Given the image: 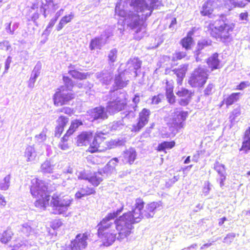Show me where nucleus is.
Masks as SVG:
<instances>
[{
	"label": "nucleus",
	"mask_w": 250,
	"mask_h": 250,
	"mask_svg": "<svg viewBox=\"0 0 250 250\" xmlns=\"http://www.w3.org/2000/svg\"><path fill=\"white\" fill-rule=\"evenodd\" d=\"M144 202L141 198H137L131 211L125 213L118 218L114 220L122 212L123 207L116 211L109 213L98 224V233L101 237L104 246L111 245L117 238L122 241L126 238L133 229V225L141 221L143 218H152L156 211L161 209V202H154L148 204L143 211Z\"/></svg>",
	"instance_id": "obj_1"
},
{
	"label": "nucleus",
	"mask_w": 250,
	"mask_h": 250,
	"mask_svg": "<svg viewBox=\"0 0 250 250\" xmlns=\"http://www.w3.org/2000/svg\"><path fill=\"white\" fill-rule=\"evenodd\" d=\"M162 5L160 0H131L127 3L120 0L115 8L116 18H121V24L126 23L138 35L136 38L140 40L146 34L145 21L151 15L154 9Z\"/></svg>",
	"instance_id": "obj_2"
},
{
	"label": "nucleus",
	"mask_w": 250,
	"mask_h": 250,
	"mask_svg": "<svg viewBox=\"0 0 250 250\" xmlns=\"http://www.w3.org/2000/svg\"><path fill=\"white\" fill-rule=\"evenodd\" d=\"M235 24L227 19L220 20L215 22L214 26L210 30L211 37L224 43L232 41V34Z\"/></svg>",
	"instance_id": "obj_3"
},
{
	"label": "nucleus",
	"mask_w": 250,
	"mask_h": 250,
	"mask_svg": "<svg viewBox=\"0 0 250 250\" xmlns=\"http://www.w3.org/2000/svg\"><path fill=\"white\" fill-rule=\"evenodd\" d=\"M30 192L33 197L37 198L35 202L36 207L44 209L48 205L50 196L47 191V186L44 181L37 178L33 179Z\"/></svg>",
	"instance_id": "obj_4"
},
{
	"label": "nucleus",
	"mask_w": 250,
	"mask_h": 250,
	"mask_svg": "<svg viewBox=\"0 0 250 250\" xmlns=\"http://www.w3.org/2000/svg\"><path fill=\"white\" fill-rule=\"evenodd\" d=\"M64 83L57 89L53 96L54 104L56 106H62L67 103L74 98V94L72 93L74 86L72 81L67 76L63 77Z\"/></svg>",
	"instance_id": "obj_5"
},
{
	"label": "nucleus",
	"mask_w": 250,
	"mask_h": 250,
	"mask_svg": "<svg viewBox=\"0 0 250 250\" xmlns=\"http://www.w3.org/2000/svg\"><path fill=\"white\" fill-rule=\"evenodd\" d=\"M109 101L106 111L114 114L124 109L126 104L127 94L124 90H116L109 92Z\"/></svg>",
	"instance_id": "obj_6"
},
{
	"label": "nucleus",
	"mask_w": 250,
	"mask_h": 250,
	"mask_svg": "<svg viewBox=\"0 0 250 250\" xmlns=\"http://www.w3.org/2000/svg\"><path fill=\"white\" fill-rule=\"evenodd\" d=\"M72 202L68 195L62 193H54L51 200L53 213L55 214H65Z\"/></svg>",
	"instance_id": "obj_7"
},
{
	"label": "nucleus",
	"mask_w": 250,
	"mask_h": 250,
	"mask_svg": "<svg viewBox=\"0 0 250 250\" xmlns=\"http://www.w3.org/2000/svg\"><path fill=\"white\" fill-rule=\"evenodd\" d=\"M208 71L206 68L199 67L191 74L188 80V83L192 87H202L208 78Z\"/></svg>",
	"instance_id": "obj_8"
},
{
	"label": "nucleus",
	"mask_w": 250,
	"mask_h": 250,
	"mask_svg": "<svg viewBox=\"0 0 250 250\" xmlns=\"http://www.w3.org/2000/svg\"><path fill=\"white\" fill-rule=\"evenodd\" d=\"M150 114V111L149 109H143L139 113L138 122L132 125L131 131L135 132L140 131L147 124Z\"/></svg>",
	"instance_id": "obj_9"
},
{
	"label": "nucleus",
	"mask_w": 250,
	"mask_h": 250,
	"mask_svg": "<svg viewBox=\"0 0 250 250\" xmlns=\"http://www.w3.org/2000/svg\"><path fill=\"white\" fill-rule=\"evenodd\" d=\"M88 234L86 233L78 234L72 240L69 248L71 250H83L87 246Z\"/></svg>",
	"instance_id": "obj_10"
},
{
	"label": "nucleus",
	"mask_w": 250,
	"mask_h": 250,
	"mask_svg": "<svg viewBox=\"0 0 250 250\" xmlns=\"http://www.w3.org/2000/svg\"><path fill=\"white\" fill-rule=\"evenodd\" d=\"M91 121L95 120H104L107 118L108 116L104 108L102 106L96 107L87 112Z\"/></svg>",
	"instance_id": "obj_11"
},
{
	"label": "nucleus",
	"mask_w": 250,
	"mask_h": 250,
	"mask_svg": "<svg viewBox=\"0 0 250 250\" xmlns=\"http://www.w3.org/2000/svg\"><path fill=\"white\" fill-rule=\"evenodd\" d=\"M105 133L97 132L94 136L92 143L90 144L87 151L91 153L101 151L99 149L100 144L105 139L104 135H105Z\"/></svg>",
	"instance_id": "obj_12"
},
{
	"label": "nucleus",
	"mask_w": 250,
	"mask_h": 250,
	"mask_svg": "<svg viewBox=\"0 0 250 250\" xmlns=\"http://www.w3.org/2000/svg\"><path fill=\"white\" fill-rule=\"evenodd\" d=\"M214 169L220 176L218 180L220 186L222 187L224 186V182L226 179V168L224 165L220 164L218 162H216L214 164Z\"/></svg>",
	"instance_id": "obj_13"
},
{
	"label": "nucleus",
	"mask_w": 250,
	"mask_h": 250,
	"mask_svg": "<svg viewBox=\"0 0 250 250\" xmlns=\"http://www.w3.org/2000/svg\"><path fill=\"white\" fill-rule=\"evenodd\" d=\"M187 116V112L176 109L173 116V123L178 127H181L182 126L183 122L186 120Z\"/></svg>",
	"instance_id": "obj_14"
},
{
	"label": "nucleus",
	"mask_w": 250,
	"mask_h": 250,
	"mask_svg": "<svg viewBox=\"0 0 250 250\" xmlns=\"http://www.w3.org/2000/svg\"><path fill=\"white\" fill-rule=\"evenodd\" d=\"M104 36L101 35L100 37H96L92 39L89 45L90 49L91 50L95 49H101L106 42V40L104 39Z\"/></svg>",
	"instance_id": "obj_15"
},
{
	"label": "nucleus",
	"mask_w": 250,
	"mask_h": 250,
	"mask_svg": "<svg viewBox=\"0 0 250 250\" xmlns=\"http://www.w3.org/2000/svg\"><path fill=\"white\" fill-rule=\"evenodd\" d=\"M216 2L213 0H208L202 5L201 14L203 16H208L211 14L215 7Z\"/></svg>",
	"instance_id": "obj_16"
},
{
	"label": "nucleus",
	"mask_w": 250,
	"mask_h": 250,
	"mask_svg": "<svg viewBox=\"0 0 250 250\" xmlns=\"http://www.w3.org/2000/svg\"><path fill=\"white\" fill-rule=\"evenodd\" d=\"M96 76L102 84L105 85L109 84L112 79V74L107 71L97 72Z\"/></svg>",
	"instance_id": "obj_17"
},
{
	"label": "nucleus",
	"mask_w": 250,
	"mask_h": 250,
	"mask_svg": "<svg viewBox=\"0 0 250 250\" xmlns=\"http://www.w3.org/2000/svg\"><path fill=\"white\" fill-rule=\"evenodd\" d=\"M137 153L133 148H130L124 152L123 154L124 162L131 165L136 158Z\"/></svg>",
	"instance_id": "obj_18"
},
{
	"label": "nucleus",
	"mask_w": 250,
	"mask_h": 250,
	"mask_svg": "<svg viewBox=\"0 0 250 250\" xmlns=\"http://www.w3.org/2000/svg\"><path fill=\"white\" fill-rule=\"evenodd\" d=\"M24 156L28 162L35 163L37 161V154L32 146H28L26 148Z\"/></svg>",
	"instance_id": "obj_19"
},
{
	"label": "nucleus",
	"mask_w": 250,
	"mask_h": 250,
	"mask_svg": "<svg viewBox=\"0 0 250 250\" xmlns=\"http://www.w3.org/2000/svg\"><path fill=\"white\" fill-rule=\"evenodd\" d=\"M142 64V62L137 58L130 59L127 62L126 66L128 69L130 71H133L135 74V76H137V70L140 68Z\"/></svg>",
	"instance_id": "obj_20"
},
{
	"label": "nucleus",
	"mask_w": 250,
	"mask_h": 250,
	"mask_svg": "<svg viewBox=\"0 0 250 250\" xmlns=\"http://www.w3.org/2000/svg\"><path fill=\"white\" fill-rule=\"evenodd\" d=\"M176 94L179 97L185 98V99L181 100V102H183V104L181 103V104L187 105L191 99L192 93L186 88H181L176 92Z\"/></svg>",
	"instance_id": "obj_21"
},
{
	"label": "nucleus",
	"mask_w": 250,
	"mask_h": 250,
	"mask_svg": "<svg viewBox=\"0 0 250 250\" xmlns=\"http://www.w3.org/2000/svg\"><path fill=\"white\" fill-rule=\"evenodd\" d=\"M92 137L90 132H83L78 136L77 144L79 146H86L89 144V140Z\"/></svg>",
	"instance_id": "obj_22"
},
{
	"label": "nucleus",
	"mask_w": 250,
	"mask_h": 250,
	"mask_svg": "<svg viewBox=\"0 0 250 250\" xmlns=\"http://www.w3.org/2000/svg\"><path fill=\"white\" fill-rule=\"evenodd\" d=\"M188 65L183 64L180 66L177 69H175L173 71L177 77V83L181 84L188 70Z\"/></svg>",
	"instance_id": "obj_23"
},
{
	"label": "nucleus",
	"mask_w": 250,
	"mask_h": 250,
	"mask_svg": "<svg viewBox=\"0 0 250 250\" xmlns=\"http://www.w3.org/2000/svg\"><path fill=\"white\" fill-rule=\"evenodd\" d=\"M128 80H126L125 77V73H121L115 76L114 83L119 90H122V88L126 86Z\"/></svg>",
	"instance_id": "obj_24"
},
{
	"label": "nucleus",
	"mask_w": 250,
	"mask_h": 250,
	"mask_svg": "<svg viewBox=\"0 0 250 250\" xmlns=\"http://www.w3.org/2000/svg\"><path fill=\"white\" fill-rule=\"evenodd\" d=\"M118 163V158H114L111 159L102 169L103 173L107 175L108 174L113 172L115 170V167Z\"/></svg>",
	"instance_id": "obj_25"
},
{
	"label": "nucleus",
	"mask_w": 250,
	"mask_h": 250,
	"mask_svg": "<svg viewBox=\"0 0 250 250\" xmlns=\"http://www.w3.org/2000/svg\"><path fill=\"white\" fill-rule=\"evenodd\" d=\"M207 63L209 67L211 68V71L219 68L220 61L218 59V54L215 53L208 58Z\"/></svg>",
	"instance_id": "obj_26"
},
{
	"label": "nucleus",
	"mask_w": 250,
	"mask_h": 250,
	"mask_svg": "<svg viewBox=\"0 0 250 250\" xmlns=\"http://www.w3.org/2000/svg\"><path fill=\"white\" fill-rule=\"evenodd\" d=\"M95 192L94 188L85 187L81 188L76 193L75 197L77 199H81L83 197L94 194Z\"/></svg>",
	"instance_id": "obj_27"
},
{
	"label": "nucleus",
	"mask_w": 250,
	"mask_h": 250,
	"mask_svg": "<svg viewBox=\"0 0 250 250\" xmlns=\"http://www.w3.org/2000/svg\"><path fill=\"white\" fill-rule=\"evenodd\" d=\"M74 17L73 13L71 12L69 15L63 17L56 26V30L60 31L68 23L70 22Z\"/></svg>",
	"instance_id": "obj_28"
},
{
	"label": "nucleus",
	"mask_w": 250,
	"mask_h": 250,
	"mask_svg": "<svg viewBox=\"0 0 250 250\" xmlns=\"http://www.w3.org/2000/svg\"><path fill=\"white\" fill-rule=\"evenodd\" d=\"M102 173H103L102 170L98 172L95 173L93 175L89 177L88 180V182L94 186H98L103 180V175H102Z\"/></svg>",
	"instance_id": "obj_29"
},
{
	"label": "nucleus",
	"mask_w": 250,
	"mask_h": 250,
	"mask_svg": "<svg viewBox=\"0 0 250 250\" xmlns=\"http://www.w3.org/2000/svg\"><path fill=\"white\" fill-rule=\"evenodd\" d=\"M192 32H189L188 33L187 37L183 38L181 41V43L183 47L185 48L187 50L190 49L191 46L193 43V41L192 38Z\"/></svg>",
	"instance_id": "obj_30"
},
{
	"label": "nucleus",
	"mask_w": 250,
	"mask_h": 250,
	"mask_svg": "<svg viewBox=\"0 0 250 250\" xmlns=\"http://www.w3.org/2000/svg\"><path fill=\"white\" fill-rule=\"evenodd\" d=\"M166 84V90L167 98L170 104H173L175 102V96L173 93V86L168 82H167Z\"/></svg>",
	"instance_id": "obj_31"
},
{
	"label": "nucleus",
	"mask_w": 250,
	"mask_h": 250,
	"mask_svg": "<svg viewBox=\"0 0 250 250\" xmlns=\"http://www.w3.org/2000/svg\"><path fill=\"white\" fill-rule=\"evenodd\" d=\"M132 102L135 104V105L133 107V110H130L129 111L126 112L125 113V116L123 117V119H125V118L130 119L134 117V111L136 110V108L137 107V104L140 102L139 95L138 94L135 95L134 97L132 99Z\"/></svg>",
	"instance_id": "obj_32"
},
{
	"label": "nucleus",
	"mask_w": 250,
	"mask_h": 250,
	"mask_svg": "<svg viewBox=\"0 0 250 250\" xmlns=\"http://www.w3.org/2000/svg\"><path fill=\"white\" fill-rule=\"evenodd\" d=\"M241 95H242V94L240 92L233 93L229 95L226 99H224L227 106L231 105L235 102H237Z\"/></svg>",
	"instance_id": "obj_33"
},
{
	"label": "nucleus",
	"mask_w": 250,
	"mask_h": 250,
	"mask_svg": "<svg viewBox=\"0 0 250 250\" xmlns=\"http://www.w3.org/2000/svg\"><path fill=\"white\" fill-rule=\"evenodd\" d=\"M55 166L49 161H45L41 167V171L44 173H50L53 172Z\"/></svg>",
	"instance_id": "obj_34"
},
{
	"label": "nucleus",
	"mask_w": 250,
	"mask_h": 250,
	"mask_svg": "<svg viewBox=\"0 0 250 250\" xmlns=\"http://www.w3.org/2000/svg\"><path fill=\"white\" fill-rule=\"evenodd\" d=\"M124 121L122 120L114 121L109 124L108 127L111 131H115L120 130L124 127Z\"/></svg>",
	"instance_id": "obj_35"
},
{
	"label": "nucleus",
	"mask_w": 250,
	"mask_h": 250,
	"mask_svg": "<svg viewBox=\"0 0 250 250\" xmlns=\"http://www.w3.org/2000/svg\"><path fill=\"white\" fill-rule=\"evenodd\" d=\"M211 41L210 40L203 39L199 41L198 42L197 46V53L196 55L198 56L200 52L205 47L210 45Z\"/></svg>",
	"instance_id": "obj_36"
},
{
	"label": "nucleus",
	"mask_w": 250,
	"mask_h": 250,
	"mask_svg": "<svg viewBox=\"0 0 250 250\" xmlns=\"http://www.w3.org/2000/svg\"><path fill=\"white\" fill-rule=\"evenodd\" d=\"M10 175H6L3 179L0 181V189L2 190H6L8 189L10 185Z\"/></svg>",
	"instance_id": "obj_37"
},
{
	"label": "nucleus",
	"mask_w": 250,
	"mask_h": 250,
	"mask_svg": "<svg viewBox=\"0 0 250 250\" xmlns=\"http://www.w3.org/2000/svg\"><path fill=\"white\" fill-rule=\"evenodd\" d=\"M13 233L11 230L7 229L4 231L2 234L0 241L2 243L6 244L11 239Z\"/></svg>",
	"instance_id": "obj_38"
},
{
	"label": "nucleus",
	"mask_w": 250,
	"mask_h": 250,
	"mask_svg": "<svg viewBox=\"0 0 250 250\" xmlns=\"http://www.w3.org/2000/svg\"><path fill=\"white\" fill-rule=\"evenodd\" d=\"M175 145V142H164L160 144L158 146L159 151H163L166 149H170Z\"/></svg>",
	"instance_id": "obj_39"
},
{
	"label": "nucleus",
	"mask_w": 250,
	"mask_h": 250,
	"mask_svg": "<svg viewBox=\"0 0 250 250\" xmlns=\"http://www.w3.org/2000/svg\"><path fill=\"white\" fill-rule=\"evenodd\" d=\"M45 3L42 2V4L40 7V12L43 13L44 17L46 18L47 16V11L49 12V10H47L50 6V5L51 4V2L53 1L52 0H45Z\"/></svg>",
	"instance_id": "obj_40"
},
{
	"label": "nucleus",
	"mask_w": 250,
	"mask_h": 250,
	"mask_svg": "<svg viewBox=\"0 0 250 250\" xmlns=\"http://www.w3.org/2000/svg\"><path fill=\"white\" fill-rule=\"evenodd\" d=\"M69 74L75 79L83 80L86 78L87 74L81 73L75 70H70Z\"/></svg>",
	"instance_id": "obj_41"
},
{
	"label": "nucleus",
	"mask_w": 250,
	"mask_h": 250,
	"mask_svg": "<svg viewBox=\"0 0 250 250\" xmlns=\"http://www.w3.org/2000/svg\"><path fill=\"white\" fill-rule=\"evenodd\" d=\"M41 68L42 63L39 62L37 63L32 71L31 77L37 79L40 74Z\"/></svg>",
	"instance_id": "obj_42"
},
{
	"label": "nucleus",
	"mask_w": 250,
	"mask_h": 250,
	"mask_svg": "<svg viewBox=\"0 0 250 250\" xmlns=\"http://www.w3.org/2000/svg\"><path fill=\"white\" fill-rule=\"evenodd\" d=\"M82 125L81 121L79 120H75L71 122V125L68 129V133L73 134L76 129L81 125Z\"/></svg>",
	"instance_id": "obj_43"
},
{
	"label": "nucleus",
	"mask_w": 250,
	"mask_h": 250,
	"mask_svg": "<svg viewBox=\"0 0 250 250\" xmlns=\"http://www.w3.org/2000/svg\"><path fill=\"white\" fill-rule=\"evenodd\" d=\"M21 232L27 236L33 233V230L27 224H23L21 228Z\"/></svg>",
	"instance_id": "obj_44"
},
{
	"label": "nucleus",
	"mask_w": 250,
	"mask_h": 250,
	"mask_svg": "<svg viewBox=\"0 0 250 250\" xmlns=\"http://www.w3.org/2000/svg\"><path fill=\"white\" fill-rule=\"evenodd\" d=\"M68 118L63 116H61L57 120V126L62 127V128L64 127L68 122Z\"/></svg>",
	"instance_id": "obj_45"
},
{
	"label": "nucleus",
	"mask_w": 250,
	"mask_h": 250,
	"mask_svg": "<svg viewBox=\"0 0 250 250\" xmlns=\"http://www.w3.org/2000/svg\"><path fill=\"white\" fill-rule=\"evenodd\" d=\"M18 27L19 24L18 23H14L12 27H11V23H9L6 24L5 30L7 33L10 34H13Z\"/></svg>",
	"instance_id": "obj_46"
},
{
	"label": "nucleus",
	"mask_w": 250,
	"mask_h": 250,
	"mask_svg": "<svg viewBox=\"0 0 250 250\" xmlns=\"http://www.w3.org/2000/svg\"><path fill=\"white\" fill-rule=\"evenodd\" d=\"M250 150V137L245 136L240 150Z\"/></svg>",
	"instance_id": "obj_47"
},
{
	"label": "nucleus",
	"mask_w": 250,
	"mask_h": 250,
	"mask_svg": "<svg viewBox=\"0 0 250 250\" xmlns=\"http://www.w3.org/2000/svg\"><path fill=\"white\" fill-rule=\"evenodd\" d=\"M117 56V50L116 49H112L109 53L108 57V61L110 62H114L116 61Z\"/></svg>",
	"instance_id": "obj_48"
},
{
	"label": "nucleus",
	"mask_w": 250,
	"mask_h": 250,
	"mask_svg": "<svg viewBox=\"0 0 250 250\" xmlns=\"http://www.w3.org/2000/svg\"><path fill=\"white\" fill-rule=\"evenodd\" d=\"M235 234L234 233H229L224 238L223 242L229 245L234 240L235 237Z\"/></svg>",
	"instance_id": "obj_49"
},
{
	"label": "nucleus",
	"mask_w": 250,
	"mask_h": 250,
	"mask_svg": "<svg viewBox=\"0 0 250 250\" xmlns=\"http://www.w3.org/2000/svg\"><path fill=\"white\" fill-rule=\"evenodd\" d=\"M214 85L212 83H209L205 89L204 92L205 96H209L213 93Z\"/></svg>",
	"instance_id": "obj_50"
},
{
	"label": "nucleus",
	"mask_w": 250,
	"mask_h": 250,
	"mask_svg": "<svg viewBox=\"0 0 250 250\" xmlns=\"http://www.w3.org/2000/svg\"><path fill=\"white\" fill-rule=\"evenodd\" d=\"M57 20L55 18H52L49 21L48 24L47 25L45 31H44V34H49L51 31V29L54 26L55 23L57 21Z\"/></svg>",
	"instance_id": "obj_51"
},
{
	"label": "nucleus",
	"mask_w": 250,
	"mask_h": 250,
	"mask_svg": "<svg viewBox=\"0 0 250 250\" xmlns=\"http://www.w3.org/2000/svg\"><path fill=\"white\" fill-rule=\"evenodd\" d=\"M187 56V53L184 51H180L176 52L173 57V60H181Z\"/></svg>",
	"instance_id": "obj_52"
},
{
	"label": "nucleus",
	"mask_w": 250,
	"mask_h": 250,
	"mask_svg": "<svg viewBox=\"0 0 250 250\" xmlns=\"http://www.w3.org/2000/svg\"><path fill=\"white\" fill-rule=\"evenodd\" d=\"M163 98L164 96L163 94H158L157 96H154L152 99V103L157 104L161 102L162 99Z\"/></svg>",
	"instance_id": "obj_53"
},
{
	"label": "nucleus",
	"mask_w": 250,
	"mask_h": 250,
	"mask_svg": "<svg viewBox=\"0 0 250 250\" xmlns=\"http://www.w3.org/2000/svg\"><path fill=\"white\" fill-rule=\"evenodd\" d=\"M35 139L38 143H42L46 139V135L42 131L40 134L35 136Z\"/></svg>",
	"instance_id": "obj_54"
},
{
	"label": "nucleus",
	"mask_w": 250,
	"mask_h": 250,
	"mask_svg": "<svg viewBox=\"0 0 250 250\" xmlns=\"http://www.w3.org/2000/svg\"><path fill=\"white\" fill-rule=\"evenodd\" d=\"M9 42L4 41L0 42V49L4 50H8L10 48Z\"/></svg>",
	"instance_id": "obj_55"
},
{
	"label": "nucleus",
	"mask_w": 250,
	"mask_h": 250,
	"mask_svg": "<svg viewBox=\"0 0 250 250\" xmlns=\"http://www.w3.org/2000/svg\"><path fill=\"white\" fill-rule=\"evenodd\" d=\"M59 147L62 150H66L69 148L68 143L63 141H61L59 144Z\"/></svg>",
	"instance_id": "obj_56"
},
{
	"label": "nucleus",
	"mask_w": 250,
	"mask_h": 250,
	"mask_svg": "<svg viewBox=\"0 0 250 250\" xmlns=\"http://www.w3.org/2000/svg\"><path fill=\"white\" fill-rule=\"evenodd\" d=\"M210 190V184L208 182L205 183V187L203 189V193L205 196H207Z\"/></svg>",
	"instance_id": "obj_57"
},
{
	"label": "nucleus",
	"mask_w": 250,
	"mask_h": 250,
	"mask_svg": "<svg viewBox=\"0 0 250 250\" xmlns=\"http://www.w3.org/2000/svg\"><path fill=\"white\" fill-rule=\"evenodd\" d=\"M239 19L243 21V23H246L248 21V12L241 13L239 15Z\"/></svg>",
	"instance_id": "obj_58"
},
{
	"label": "nucleus",
	"mask_w": 250,
	"mask_h": 250,
	"mask_svg": "<svg viewBox=\"0 0 250 250\" xmlns=\"http://www.w3.org/2000/svg\"><path fill=\"white\" fill-rule=\"evenodd\" d=\"M58 111L60 112H63L65 114H68L69 115H70L73 112V110L71 109V108L70 107H62V108L59 109Z\"/></svg>",
	"instance_id": "obj_59"
},
{
	"label": "nucleus",
	"mask_w": 250,
	"mask_h": 250,
	"mask_svg": "<svg viewBox=\"0 0 250 250\" xmlns=\"http://www.w3.org/2000/svg\"><path fill=\"white\" fill-rule=\"evenodd\" d=\"M249 86V82H242L236 86V90H243Z\"/></svg>",
	"instance_id": "obj_60"
},
{
	"label": "nucleus",
	"mask_w": 250,
	"mask_h": 250,
	"mask_svg": "<svg viewBox=\"0 0 250 250\" xmlns=\"http://www.w3.org/2000/svg\"><path fill=\"white\" fill-rule=\"evenodd\" d=\"M78 178L81 180H88L89 176L85 173L84 171H82L79 172L78 174Z\"/></svg>",
	"instance_id": "obj_61"
},
{
	"label": "nucleus",
	"mask_w": 250,
	"mask_h": 250,
	"mask_svg": "<svg viewBox=\"0 0 250 250\" xmlns=\"http://www.w3.org/2000/svg\"><path fill=\"white\" fill-rule=\"evenodd\" d=\"M64 128L57 125L55 128V135L56 137H60L63 131Z\"/></svg>",
	"instance_id": "obj_62"
},
{
	"label": "nucleus",
	"mask_w": 250,
	"mask_h": 250,
	"mask_svg": "<svg viewBox=\"0 0 250 250\" xmlns=\"http://www.w3.org/2000/svg\"><path fill=\"white\" fill-rule=\"evenodd\" d=\"M11 62V58L10 57H8L7 58V59L6 60L5 62V66H4L5 70L3 73L4 74L7 72V70L9 68L10 64Z\"/></svg>",
	"instance_id": "obj_63"
},
{
	"label": "nucleus",
	"mask_w": 250,
	"mask_h": 250,
	"mask_svg": "<svg viewBox=\"0 0 250 250\" xmlns=\"http://www.w3.org/2000/svg\"><path fill=\"white\" fill-rule=\"evenodd\" d=\"M218 239H219V238H217L216 240H212V241H210V240H209L208 243H206V244H205L203 245L201 247L200 249H201V250H203V249H205V248H208V247H210L211 246H212V245L214 244V243L215 242H216V241L217 240H218Z\"/></svg>",
	"instance_id": "obj_64"
}]
</instances>
